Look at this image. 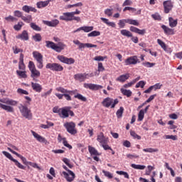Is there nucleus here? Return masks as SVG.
<instances>
[{
	"instance_id": "f257e3e1",
	"label": "nucleus",
	"mask_w": 182,
	"mask_h": 182,
	"mask_svg": "<svg viewBox=\"0 0 182 182\" xmlns=\"http://www.w3.org/2000/svg\"><path fill=\"white\" fill-rule=\"evenodd\" d=\"M0 109L8 112V113H14V108L11 106H16L18 101L9 98H0Z\"/></svg>"
},
{
	"instance_id": "f03ea898",
	"label": "nucleus",
	"mask_w": 182,
	"mask_h": 182,
	"mask_svg": "<svg viewBox=\"0 0 182 182\" xmlns=\"http://www.w3.org/2000/svg\"><path fill=\"white\" fill-rule=\"evenodd\" d=\"M118 104V99L113 100V98H110L109 97L104 99L103 101L102 102V106H104V107L109 108L111 107V109H114V107H116V105Z\"/></svg>"
},
{
	"instance_id": "7ed1b4c3",
	"label": "nucleus",
	"mask_w": 182,
	"mask_h": 182,
	"mask_svg": "<svg viewBox=\"0 0 182 182\" xmlns=\"http://www.w3.org/2000/svg\"><path fill=\"white\" fill-rule=\"evenodd\" d=\"M28 68L31 73V77H32L33 80L41 76V72L36 69V66H35V63H33V61L28 62Z\"/></svg>"
},
{
	"instance_id": "20e7f679",
	"label": "nucleus",
	"mask_w": 182,
	"mask_h": 182,
	"mask_svg": "<svg viewBox=\"0 0 182 182\" xmlns=\"http://www.w3.org/2000/svg\"><path fill=\"white\" fill-rule=\"evenodd\" d=\"M18 109L23 117H25V119H28V120H32V112L29 108H28V107L21 104L18 107Z\"/></svg>"
},
{
	"instance_id": "39448f33",
	"label": "nucleus",
	"mask_w": 182,
	"mask_h": 182,
	"mask_svg": "<svg viewBox=\"0 0 182 182\" xmlns=\"http://www.w3.org/2000/svg\"><path fill=\"white\" fill-rule=\"evenodd\" d=\"M33 57L36 60L38 69H43V55L38 51L33 52Z\"/></svg>"
},
{
	"instance_id": "423d86ee",
	"label": "nucleus",
	"mask_w": 182,
	"mask_h": 182,
	"mask_svg": "<svg viewBox=\"0 0 182 182\" xmlns=\"http://www.w3.org/2000/svg\"><path fill=\"white\" fill-rule=\"evenodd\" d=\"M126 23H129V25H134V26H139V25H140L139 21L132 18L119 20L118 25L119 28H122L126 26Z\"/></svg>"
},
{
	"instance_id": "0eeeda50",
	"label": "nucleus",
	"mask_w": 182,
	"mask_h": 182,
	"mask_svg": "<svg viewBox=\"0 0 182 182\" xmlns=\"http://www.w3.org/2000/svg\"><path fill=\"white\" fill-rule=\"evenodd\" d=\"M64 127L66 129L68 133L72 135L77 134V129H76V124L73 122H65L63 124Z\"/></svg>"
},
{
	"instance_id": "6e6552de",
	"label": "nucleus",
	"mask_w": 182,
	"mask_h": 182,
	"mask_svg": "<svg viewBox=\"0 0 182 182\" xmlns=\"http://www.w3.org/2000/svg\"><path fill=\"white\" fill-rule=\"evenodd\" d=\"M59 19L60 21H65V22H70L72 21H75L76 22H80L82 19L79 16H75V15L63 14L62 16H60Z\"/></svg>"
},
{
	"instance_id": "1a4fd4ad",
	"label": "nucleus",
	"mask_w": 182,
	"mask_h": 182,
	"mask_svg": "<svg viewBox=\"0 0 182 182\" xmlns=\"http://www.w3.org/2000/svg\"><path fill=\"white\" fill-rule=\"evenodd\" d=\"M46 46L48 49H53L55 52H62L65 49L63 46H58L55 43L50 41H46Z\"/></svg>"
},
{
	"instance_id": "9d476101",
	"label": "nucleus",
	"mask_w": 182,
	"mask_h": 182,
	"mask_svg": "<svg viewBox=\"0 0 182 182\" xmlns=\"http://www.w3.org/2000/svg\"><path fill=\"white\" fill-rule=\"evenodd\" d=\"M46 69H50L54 72H62L63 70V66L60 65L59 63H47L46 65Z\"/></svg>"
},
{
	"instance_id": "9b49d317",
	"label": "nucleus",
	"mask_w": 182,
	"mask_h": 182,
	"mask_svg": "<svg viewBox=\"0 0 182 182\" xmlns=\"http://www.w3.org/2000/svg\"><path fill=\"white\" fill-rule=\"evenodd\" d=\"M73 42L75 45L78 46V49H80V50H82V49H85V48H97V46L95 44H92L89 43H80L79 40H74Z\"/></svg>"
},
{
	"instance_id": "f8f14e48",
	"label": "nucleus",
	"mask_w": 182,
	"mask_h": 182,
	"mask_svg": "<svg viewBox=\"0 0 182 182\" xmlns=\"http://www.w3.org/2000/svg\"><path fill=\"white\" fill-rule=\"evenodd\" d=\"M125 66H129V65H137L140 63V60L137 58V55H134L129 57L124 60Z\"/></svg>"
},
{
	"instance_id": "ddd939ff",
	"label": "nucleus",
	"mask_w": 182,
	"mask_h": 182,
	"mask_svg": "<svg viewBox=\"0 0 182 182\" xmlns=\"http://www.w3.org/2000/svg\"><path fill=\"white\" fill-rule=\"evenodd\" d=\"M57 59H58L60 62H62V63H65L66 65H73V63H75V59L72 58H68V57L65 55H58Z\"/></svg>"
},
{
	"instance_id": "4468645a",
	"label": "nucleus",
	"mask_w": 182,
	"mask_h": 182,
	"mask_svg": "<svg viewBox=\"0 0 182 182\" xmlns=\"http://www.w3.org/2000/svg\"><path fill=\"white\" fill-rule=\"evenodd\" d=\"M62 174L64 178H65V180L68 182L73 181V180H75V177H76L75 173H73V171H68V173H67L66 171H63Z\"/></svg>"
},
{
	"instance_id": "2eb2a0df",
	"label": "nucleus",
	"mask_w": 182,
	"mask_h": 182,
	"mask_svg": "<svg viewBox=\"0 0 182 182\" xmlns=\"http://www.w3.org/2000/svg\"><path fill=\"white\" fill-rule=\"evenodd\" d=\"M163 6H164V11L165 14H169L170 11L173 9V2H171V0H167L164 1L163 2Z\"/></svg>"
},
{
	"instance_id": "dca6fc26",
	"label": "nucleus",
	"mask_w": 182,
	"mask_h": 182,
	"mask_svg": "<svg viewBox=\"0 0 182 182\" xmlns=\"http://www.w3.org/2000/svg\"><path fill=\"white\" fill-rule=\"evenodd\" d=\"M84 87L85 89H90V90H99L100 89H103V86L97 84H89L85 83Z\"/></svg>"
},
{
	"instance_id": "f3484780",
	"label": "nucleus",
	"mask_w": 182,
	"mask_h": 182,
	"mask_svg": "<svg viewBox=\"0 0 182 182\" xmlns=\"http://www.w3.org/2000/svg\"><path fill=\"white\" fill-rule=\"evenodd\" d=\"M161 28L163 29L165 35H168V36L176 35V31H174L173 28H171L164 24H163L161 26Z\"/></svg>"
},
{
	"instance_id": "a211bd4d",
	"label": "nucleus",
	"mask_w": 182,
	"mask_h": 182,
	"mask_svg": "<svg viewBox=\"0 0 182 182\" xmlns=\"http://www.w3.org/2000/svg\"><path fill=\"white\" fill-rule=\"evenodd\" d=\"M129 31L131 32H134V33H138V35H146V29H139V28L137 27H134L133 26H131L129 27Z\"/></svg>"
},
{
	"instance_id": "6ab92c4d",
	"label": "nucleus",
	"mask_w": 182,
	"mask_h": 182,
	"mask_svg": "<svg viewBox=\"0 0 182 182\" xmlns=\"http://www.w3.org/2000/svg\"><path fill=\"white\" fill-rule=\"evenodd\" d=\"M89 76V74L86 73H77L74 75V79L75 80H78V82H85L86 80V77Z\"/></svg>"
},
{
	"instance_id": "aec40b11",
	"label": "nucleus",
	"mask_w": 182,
	"mask_h": 182,
	"mask_svg": "<svg viewBox=\"0 0 182 182\" xmlns=\"http://www.w3.org/2000/svg\"><path fill=\"white\" fill-rule=\"evenodd\" d=\"M97 141L100 143V144H107L109 141L108 139L105 136L103 132H100L99 135H97Z\"/></svg>"
},
{
	"instance_id": "412c9836",
	"label": "nucleus",
	"mask_w": 182,
	"mask_h": 182,
	"mask_svg": "<svg viewBox=\"0 0 182 182\" xmlns=\"http://www.w3.org/2000/svg\"><path fill=\"white\" fill-rule=\"evenodd\" d=\"M44 25H47V26H50L52 28H55L59 25V20L58 19H54L50 21H43Z\"/></svg>"
},
{
	"instance_id": "4be33fe9",
	"label": "nucleus",
	"mask_w": 182,
	"mask_h": 182,
	"mask_svg": "<svg viewBox=\"0 0 182 182\" xmlns=\"http://www.w3.org/2000/svg\"><path fill=\"white\" fill-rule=\"evenodd\" d=\"M16 39H21V41H29V34L26 30L23 31L22 33L16 36Z\"/></svg>"
},
{
	"instance_id": "5701e85b",
	"label": "nucleus",
	"mask_w": 182,
	"mask_h": 182,
	"mask_svg": "<svg viewBox=\"0 0 182 182\" xmlns=\"http://www.w3.org/2000/svg\"><path fill=\"white\" fill-rule=\"evenodd\" d=\"M31 87L34 92H37V93H41L42 92V85L39 83L31 82Z\"/></svg>"
},
{
	"instance_id": "b1692460",
	"label": "nucleus",
	"mask_w": 182,
	"mask_h": 182,
	"mask_svg": "<svg viewBox=\"0 0 182 182\" xmlns=\"http://www.w3.org/2000/svg\"><path fill=\"white\" fill-rule=\"evenodd\" d=\"M69 109H72L70 107H65L61 108L60 114H62V117L63 119H66V117H69Z\"/></svg>"
},
{
	"instance_id": "393cba45",
	"label": "nucleus",
	"mask_w": 182,
	"mask_h": 182,
	"mask_svg": "<svg viewBox=\"0 0 182 182\" xmlns=\"http://www.w3.org/2000/svg\"><path fill=\"white\" fill-rule=\"evenodd\" d=\"M22 11H23L24 12H26V14H29V12L36 13L38 10H36V9L31 6L25 5L22 7Z\"/></svg>"
},
{
	"instance_id": "a878e982",
	"label": "nucleus",
	"mask_w": 182,
	"mask_h": 182,
	"mask_svg": "<svg viewBox=\"0 0 182 182\" xmlns=\"http://www.w3.org/2000/svg\"><path fill=\"white\" fill-rule=\"evenodd\" d=\"M23 54H20L19 63H18V69L20 70H25V63H23Z\"/></svg>"
},
{
	"instance_id": "bb28decb",
	"label": "nucleus",
	"mask_w": 182,
	"mask_h": 182,
	"mask_svg": "<svg viewBox=\"0 0 182 182\" xmlns=\"http://www.w3.org/2000/svg\"><path fill=\"white\" fill-rule=\"evenodd\" d=\"M49 2H50V0H48L46 1H38L36 4L37 8H38V9L46 8V6H48V5H49Z\"/></svg>"
},
{
	"instance_id": "cd10ccee",
	"label": "nucleus",
	"mask_w": 182,
	"mask_h": 182,
	"mask_svg": "<svg viewBox=\"0 0 182 182\" xmlns=\"http://www.w3.org/2000/svg\"><path fill=\"white\" fill-rule=\"evenodd\" d=\"M88 151L91 156H100L99 151L93 146H89Z\"/></svg>"
},
{
	"instance_id": "c85d7f7f",
	"label": "nucleus",
	"mask_w": 182,
	"mask_h": 182,
	"mask_svg": "<svg viewBox=\"0 0 182 182\" xmlns=\"http://www.w3.org/2000/svg\"><path fill=\"white\" fill-rule=\"evenodd\" d=\"M101 21L104 22V23H106V25H108V26H111L112 28H116V23L114 22H109V19L106 18L101 17Z\"/></svg>"
},
{
	"instance_id": "c756f323",
	"label": "nucleus",
	"mask_w": 182,
	"mask_h": 182,
	"mask_svg": "<svg viewBox=\"0 0 182 182\" xmlns=\"http://www.w3.org/2000/svg\"><path fill=\"white\" fill-rule=\"evenodd\" d=\"M168 22H169V26L171 28H176L177 26V23H178V20L173 18V17H169L168 18Z\"/></svg>"
},
{
	"instance_id": "7c9ffc66",
	"label": "nucleus",
	"mask_w": 182,
	"mask_h": 182,
	"mask_svg": "<svg viewBox=\"0 0 182 182\" xmlns=\"http://www.w3.org/2000/svg\"><path fill=\"white\" fill-rule=\"evenodd\" d=\"M139 79H140V76H139L136 78L132 80L131 82L124 85V87H125V88L132 87V86H133V85H134L136 82H139Z\"/></svg>"
},
{
	"instance_id": "2f4dec72",
	"label": "nucleus",
	"mask_w": 182,
	"mask_h": 182,
	"mask_svg": "<svg viewBox=\"0 0 182 182\" xmlns=\"http://www.w3.org/2000/svg\"><path fill=\"white\" fill-rule=\"evenodd\" d=\"M120 33L121 35H122V36H127V38H133V34L128 30H121Z\"/></svg>"
},
{
	"instance_id": "473e14b6",
	"label": "nucleus",
	"mask_w": 182,
	"mask_h": 182,
	"mask_svg": "<svg viewBox=\"0 0 182 182\" xmlns=\"http://www.w3.org/2000/svg\"><path fill=\"white\" fill-rule=\"evenodd\" d=\"M129 77L130 75L129 74L122 75L117 78V80H118V82H126Z\"/></svg>"
},
{
	"instance_id": "72a5a7b5",
	"label": "nucleus",
	"mask_w": 182,
	"mask_h": 182,
	"mask_svg": "<svg viewBox=\"0 0 182 182\" xmlns=\"http://www.w3.org/2000/svg\"><path fill=\"white\" fill-rule=\"evenodd\" d=\"M30 26L33 31H36V32H41V31H42V28L39 27V26L36 25L35 23H31Z\"/></svg>"
},
{
	"instance_id": "f704fd0d",
	"label": "nucleus",
	"mask_w": 182,
	"mask_h": 182,
	"mask_svg": "<svg viewBox=\"0 0 182 182\" xmlns=\"http://www.w3.org/2000/svg\"><path fill=\"white\" fill-rule=\"evenodd\" d=\"M74 97L75 99H78V100H81V102H87V98L79 93H77L75 95H74Z\"/></svg>"
},
{
	"instance_id": "c9c22d12",
	"label": "nucleus",
	"mask_w": 182,
	"mask_h": 182,
	"mask_svg": "<svg viewBox=\"0 0 182 182\" xmlns=\"http://www.w3.org/2000/svg\"><path fill=\"white\" fill-rule=\"evenodd\" d=\"M131 167H132V168H134L135 170H144V168H146V166L137 165L136 164H131Z\"/></svg>"
},
{
	"instance_id": "e433bc0d",
	"label": "nucleus",
	"mask_w": 182,
	"mask_h": 182,
	"mask_svg": "<svg viewBox=\"0 0 182 182\" xmlns=\"http://www.w3.org/2000/svg\"><path fill=\"white\" fill-rule=\"evenodd\" d=\"M121 93L124 95V96H127V97H130L132 96V91L130 90H124L123 88L121 89Z\"/></svg>"
},
{
	"instance_id": "4c0bfd02",
	"label": "nucleus",
	"mask_w": 182,
	"mask_h": 182,
	"mask_svg": "<svg viewBox=\"0 0 182 182\" xmlns=\"http://www.w3.org/2000/svg\"><path fill=\"white\" fill-rule=\"evenodd\" d=\"M124 112V108L123 107H120L119 109L117 111V117L120 119L123 117V112Z\"/></svg>"
},
{
	"instance_id": "58836bf2",
	"label": "nucleus",
	"mask_w": 182,
	"mask_h": 182,
	"mask_svg": "<svg viewBox=\"0 0 182 182\" xmlns=\"http://www.w3.org/2000/svg\"><path fill=\"white\" fill-rule=\"evenodd\" d=\"M21 19L26 23H31V22H32V16L31 15H28L27 16H21Z\"/></svg>"
},
{
	"instance_id": "ea45409f",
	"label": "nucleus",
	"mask_w": 182,
	"mask_h": 182,
	"mask_svg": "<svg viewBox=\"0 0 182 182\" xmlns=\"http://www.w3.org/2000/svg\"><path fill=\"white\" fill-rule=\"evenodd\" d=\"M32 39L34 40V42H41L42 41V36H41V33H36L32 36Z\"/></svg>"
},
{
	"instance_id": "a19ab883",
	"label": "nucleus",
	"mask_w": 182,
	"mask_h": 182,
	"mask_svg": "<svg viewBox=\"0 0 182 182\" xmlns=\"http://www.w3.org/2000/svg\"><path fill=\"white\" fill-rule=\"evenodd\" d=\"M16 73L18 76H20V77H22L23 79H26V77H28L26 71L16 70Z\"/></svg>"
},
{
	"instance_id": "79ce46f5",
	"label": "nucleus",
	"mask_w": 182,
	"mask_h": 182,
	"mask_svg": "<svg viewBox=\"0 0 182 182\" xmlns=\"http://www.w3.org/2000/svg\"><path fill=\"white\" fill-rule=\"evenodd\" d=\"M117 174H119V176H124V178H130V176H129V173L126 171H117Z\"/></svg>"
},
{
	"instance_id": "37998d69",
	"label": "nucleus",
	"mask_w": 182,
	"mask_h": 182,
	"mask_svg": "<svg viewBox=\"0 0 182 182\" xmlns=\"http://www.w3.org/2000/svg\"><path fill=\"white\" fill-rule=\"evenodd\" d=\"M143 151H144L145 153H157V151H159V149L153 148H146L144 149Z\"/></svg>"
},
{
	"instance_id": "c03bdc74",
	"label": "nucleus",
	"mask_w": 182,
	"mask_h": 182,
	"mask_svg": "<svg viewBox=\"0 0 182 182\" xmlns=\"http://www.w3.org/2000/svg\"><path fill=\"white\" fill-rule=\"evenodd\" d=\"M63 161L68 166V167H69V168H73V165L70 164V160L69 159L63 158Z\"/></svg>"
},
{
	"instance_id": "a18cd8bd",
	"label": "nucleus",
	"mask_w": 182,
	"mask_h": 182,
	"mask_svg": "<svg viewBox=\"0 0 182 182\" xmlns=\"http://www.w3.org/2000/svg\"><path fill=\"white\" fill-rule=\"evenodd\" d=\"M157 43L161 46V47L162 48V49H164V50H167V46H166L165 42H164L160 39H157Z\"/></svg>"
},
{
	"instance_id": "49530a36",
	"label": "nucleus",
	"mask_w": 182,
	"mask_h": 182,
	"mask_svg": "<svg viewBox=\"0 0 182 182\" xmlns=\"http://www.w3.org/2000/svg\"><path fill=\"white\" fill-rule=\"evenodd\" d=\"M87 36H88V38H92L94 36H100V31H92L91 33H88Z\"/></svg>"
},
{
	"instance_id": "de8ad7c7",
	"label": "nucleus",
	"mask_w": 182,
	"mask_h": 182,
	"mask_svg": "<svg viewBox=\"0 0 182 182\" xmlns=\"http://www.w3.org/2000/svg\"><path fill=\"white\" fill-rule=\"evenodd\" d=\"M144 109H141L138 114V120L139 122H141V120H143V119H144Z\"/></svg>"
},
{
	"instance_id": "09e8293b",
	"label": "nucleus",
	"mask_w": 182,
	"mask_h": 182,
	"mask_svg": "<svg viewBox=\"0 0 182 182\" xmlns=\"http://www.w3.org/2000/svg\"><path fill=\"white\" fill-rule=\"evenodd\" d=\"M22 26H23V22H18L17 24L14 25V29H15V31H21Z\"/></svg>"
},
{
	"instance_id": "8fccbe9b",
	"label": "nucleus",
	"mask_w": 182,
	"mask_h": 182,
	"mask_svg": "<svg viewBox=\"0 0 182 182\" xmlns=\"http://www.w3.org/2000/svg\"><path fill=\"white\" fill-rule=\"evenodd\" d=\"M105 59H107V56H102V55H98V56H95L94 58V60H96L97 62H103V60H105Z\"/></svg>"
},
{
	"instance_id": "3c124183",
	"label": "nucleus",
	"mask_w": 182,
	"mask_h": 182,
	"mask_svg": "<svg viewBox=\"0 0 182 182\" xmlns=\"http://www.w3.org/2000/svg\"><path fill=\"white\" fill-rule=\"evenodd\" d=\"M14 163H15V165L17 166V167L18 168H21V170H25L26 167L23 166V165H22L21 163H19V161H18V160L14 159L13 160Z\"/></svg>"
},
{
	"instance_id": "603ef678",
	"label": "nucleus",
	"mask_w": 182,
	"mask_h": 182,
	"mask_svg": "<svg viewBox=\"0 0 182 182\" xmlns=\"http://www.w3.org/2000/svg\"><path fill=\"white\" fill-rule=\"evenodd\" d=\"M63 144L65 146L68 147V149H69V150H72L73 147L72 145L69 144L68 143V141L66 140V138H63Z\"/></svg>"
},
{
	"instance_id": "864d4df0",
	"label": "nucleus",
	"mask_w": 182,
	"mask_h": 182,
	"mask_svg": "<svg viewBox=\"0 0 182 182\" xmlns=\"http://www.w3.org/2000/svg\"><path fill=\"white\" fill-rule=\"evenodd\" d=\"M2 154H4V156H6L7 157V159H9V160H11V161H14V160H15V159H14V157H12V155L11 154H9V152H7L6 151H3Z\"/></svg>"
},
{
	"instance_id": "5fc2aeb1",
	"label": "nucleus",
	"mask_w": 182,
	"mask_h": 182,
	"mask_svg": "<svg viewBox=\"0 0 182 182\" xmlns=\"http://www.w3.org/2000/svg\"><path fill=\"white\" fill-rule=\"evenodd\" d=\"M152 86V89L153 90H159L160 89H161V87H163V84H160V83H156Z\"/></svg>"
},
{
	"instance_id": "6e6d98bb",
	"label": "nucleus",
	"mask_w": 182,
	"mask_h": 182,
	"mask_svg": "<svg viewBox=\"0 0 182 182\" xmlns=\"http://www.w3.org/2000/svg\"><path fill=\"white\" fill-rule=\"evenodd\" d=\"M130 135L134 139H137V140H140L141 139V136H140V135H139V134H136V133L134 131H131L130 132Z\"/></svg>"
},
{
	"instance_id": "4d7b16f0",
	"label": "nucleus",
	"mask_w": 182,
	"mask_h": 182,
	"mask_svg": "<svg viewBox=\"0 0 182 182\" xmlns=\"http://www.w3.org/2000/svg\"><path fill=\"white\" fill-rule=\"evenodd\" d=\"M164 139H170L176 141L177 140V135H165L164 136Z\"/></svg>"
},
{
	"instance_id": "13d9d810",
	"label": "nucleus",
	"mask_w": 182,
	"mask_h": 182,
	"mask_svg": "<svg viewBox=\"0 0 182 182\" xmlns=\"http://www.w3.org/2000/svg\"><path fill=\"white\" fill-rule=\"evenodd\" d=\"M144 86H146V82H144V80H141L138 83H136L135 87L136 88L141 87V89H143Z\"/></svg>"
},
{
	"instance_id": "bf43d9fd",
	"label": "nucleus",
	"mask_w": 182,
	"mask_h": 182,
	"mask_svg": "<svg viewBox=\"0 0 182 182\" xmlns=\"http://www.w3.org/2000/svg\"><path fill=\"white\" fill-rule=\"evenodd\" d=\"M151 18H153V19H154L155 21H161V16H160V14L159 13L152 14Z\"/></svg>"
},
{
	"instance_id": "052dcab7",
	"label": "nucleus",
	"mask_w": 182,
	"mask_h": 182,
	"mask_svg": "<svg viewBox=\"0 0 182 182\" xmlns=\"http://www.w3.org/2000/svg\"><path fill=\"white\" fill-rule=\"evenodd\" d=\"M65 14H68V15H71V16H73V15H80V11L76 9L75 11H72V12H65L63 13Z\"/></svg>"
},
{
	"instance_id": "680f3d73",
	"label": "nucleus",
	"mask_w": 182,
	"mask_h": 182,
	"mask_svg": "<svg viewBox=\"0 0 182 182\" xmlns=\"http://www.w3.org/2000/svg\"><path fill=\"white\" fill-rule=\"evenodd\" d=\"M56 91L57 92H60L61 93H63V95L68 93V92H69V90L62 87H58L56 88Z\"/></svg>"
},
{
	"instance_id": "e2e57ef3",
	"label": "nucleus",
	"mask_w": 182,
	"mask_h": 182,
	"mask_svg": "<svg viewBox=\"0 0 182 182\" xmlns=\"http://www.w3.org/2000/svg\"><path fill=\"white\" fill-rule=\"evenodd\" d=\"M102 173L105 177H108V178H113V174L107 171L102 170Z\"/></svg>"
},
{
	"instance_id": "0e129e2a",
	"label": "nucleus",
	"mask_w": 182,
	"mask_h": 182,
	"mask_svg": "<svg viewBox=\"0 0 182 182\" xmlns=\"http://www.w3.org/2000/svg\"><path fill=\"white\" fill-rule=\"evenodd\" d=\"M17 93H18V95H29V92L22 88H18L17 90Z\"/></svg>"
},
{
	"instance_id": "69168bd1",
	"label": "nucleus",
	"mask_w": 182,
	"mask_h": 182,
	"mask_svg": "<svg viewBox=\"0 0 182 182\" xmlns=\"http://www.w3.org/2000/svg\"><path fill=\"white\" fill-rule=\"evenodd\" d=\"M142 65L143 66H145V68H153V66H154L156 63L146 62V63H143Z\"/></svg>"
},
{
	"instance_id": "338daca9",
	"label": "nucleus",
	"mask_w": 182,
	"mask_h": 182,
	"mask_svg": "<svg viewBox=\"0 0 182 182\" xmlns=\"http://www.w3.org/2000/svg\"><path fill=\"white\" fill-rule=\"evenodd\" d=\"M92 30H93V26H82V31H84L86 33L92 32Z\"/></svg>"
},
{
	"instance_id": "774afa93",
	"label": "nucleus",
	"mask_w": 182,
	"mask_h": 182,
	"mask_svg": "<svg viewBox=\"0 0 182 182\" xmlns=\"http://www.w3.org/2000/svg\"><path fill=\"white\" fill-rule=\"evenodd\" d=\"M97 70L98 72H105V67H103V63H98Z\"/></svg>"
}]
</instances>
